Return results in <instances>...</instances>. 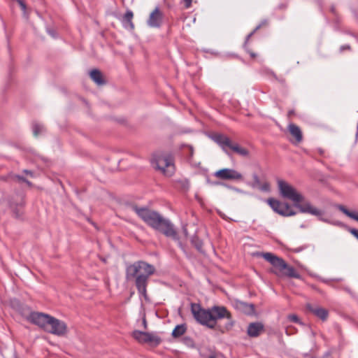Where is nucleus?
<instances>
[{
	"label": "nucleus",
	"instance_id": "obj_5",
	"mask_svg": "<svg viewBox=\"0 0 358 358\" xmlns=\"http://www.w3.org/2000/svg\"><path fill=\"white\" fill-rule=\"evenodd\" d=\"M212 139L227 154V148H229L243 157H246L249 155V152L247 149L241 147L237 143H232L229 138L225 135L216 134L212 136Z\"/></svg>",
	"mask_w": 358,
	"mask_h": 358
},
{
	"label": "nucleus",
	"instance_id": "obj_13",
	"mask_svg": "<svg viewBox=\"0 0 358 358\" xmlns=\"http://www.w3.org/2000/svg\"><path fill=\"white\" fill-rule=\"evenodd\" d=\"M306 307L309 312L322 321L327 320L329 316V311L327 309L320 306H313L310 303H307Z\"/></svg>",
	"mask_w": 358,
	"mask_h": 358
},
{
	"label": "nucleus",
	"instance_id": "obj_2",
	"mask_svg": "<svg viewBox=\"0 0 358 358\" xmlns=\"http://www.w3.org/2000/svg\"><path fill=\"white\" fill-rule=\"evenodd\" d=\"M278 188L280 196L286 199H289L294 203L295 207L299 209L303 213H309L317 216L319 220L327 223L339 225L340 222H331L328 219L322 216V212L317 208L313 206L310 202H303V196L292 185L287 182L278 179L277 180Z\"/></svg>",
	"mask_w": 358,
	"mask_h": 358
},
{
	"label": "nucleus",
	"instance_id": "obj_15",
	"mask_svg": "<svg viewBox=\"0 0 358 358\" xmlns=\"http://www.w3.org/2000/svg\"><path fill=\"white\" fill-rule=\"evenodd\" d=\"M263 331L264 325L261 322H252L248 325L247 333L250 337H257Z\"/></svg>",
	"mask_w": 358,
	"mask_h": 358
},
{
	"label": "nucleus",
	"instance_id": "obj_16",
	"mask_svg": "<svg viewBox=\"0 0 358 358\" xmlns=\"http://www.w3.org/2000/svg\"><path fill=\"white\" fill-rule=\"evenodd\" d=\"M278 269L280 272L284 271V274L288 277L296 279L301 278L300 274L295 270V268L293 266H289L286 262L285 267H279Z\"/></svg>",
	"mask_w": 358,
	"mask_h": 358
},
{
	"label": "nucleus",
	"instance_id": "obj_40",
	"mask_svg": "<svg viewBox=\"0 0 358 358\" xmlns=\"http://www.w3.org/2000/svg\"><path fill=\"white\" fill-rule=\"evenodd\" d=\"M271 75L273 76V78H275V79H277V77L275 76V74L274 73H271Z\"/></svg>",
	"mask_w": 358,
	"mask_h": 358
},
{
	"label": "nucleus",
	"instance_id": "obj_19",
	"mask_svg": "<svg viewBox=\"0 0 358 358\" xmlns=\"http://www.w3.org/2000/svg\"><path fill=\"white\" fill-rule=\"evenodd\" d=\"M288 128L290 134L296 138V141L301 142L302 141V133L300 128L294 124H290Z\"/></svg>",
	"mask_w": 358,
	"mask_h": 358
},
{
	"label": "nucleus",
	"instance_id": "obj_45",
	"mask_svg": "<svg viewBox=\"0 0 358 358\" xmlns=\"http://www.w3.org/2000/svg\"><path fill=\"white\" fill-rule=\"evenodd\" d=\"M251 56L254 57L255 56V54H251Z\"/></svg>",
	"mask_w": 358,
	"mask_h": 358
},
{
	"label": "nucleus",
	"instance_id": "obj_44",
	"mask_svg": "<svg viewBox=\"0 0 358 358\" xmlns=\"http://www.w3.org/2000/svg\"><path fill=\"white\" fill-rule=\"evenodd\" d=\"M331 11H332L333 13H334V8H331Z\"/></svg>",
	"mask_w": 358,
	"mask_h": 358
},
{
	"label": "nucleus",
	"instance_id": "obj_22",
	"mask_svg": "<svg viewBox=\"0 0 358 358\" xmlns=\"http://www.w3.org/2000/svg\"><path fill=\"white\" fill-rule=\"evenodd\" d=\"M337 208L339 210H341L345 215H347L348 217H350L351 219H353L358 222V214L357 213H356L355 212L350 211L343 205H338Z\"/></svg>",
	"mask_w": 358,
	"mask_h": 358
},
{
	"label": "nucleus",
	"instance_id": "obj_42",
	"mask_svg": "<svg viewBox=\"0 0 358 358\" xmlns=\"http://www.w3.org/2000/svg\"><path fill=\"white\" fill-rule=\"evenodd\" d=\"M184 232H185V234H187V229H184Z\"/></svg>",
	"mask_w": 358,
	"mask_h": 358
},
{
	"label": "nucleus",
	"instance_id": "obj_35",
	"mask_svg": "<svg viewBox=\"0 0 358 358\" xmlns=\"http://www.w3.org/2000/svg\"><path fill=\"white\" fill-rule=\"evenodd\" d=\"M253 179L256 184H259V182H260L259 178L257 174L253 175Z\"/></svg>",
	"mask_w": 358,
	"mask_h": 358
},
{
	"label": "nucleus",
	"instance_id": "obj_25",
	"mask_svg": "<svg viewBox=\"0 0 358 358\" xmlns=\"http://www.w3.org/2000/svg\"><path fill=\"white\" fill-rule=\"evenodd\" d=\"M287 319L289 320V321L290 322H294V323H299V324H303V323L300 321L299 317L296 315H294V314H292V315H289L287 316Z\"/></svg>",
	"mask_w": 358,
	"mask_h": 358
},
{
	"label": "nucleus",
	"instance_id": "obj_43",
	"mask_svg": "<svg viewBox=\"0 0 358 358\" xmlns=\"http://www.w3.org/2000/svg\"><path fill=\"white\" fill-rule=\"evenodd\" d=\"M345 290L348 292H350V289L348 288H345Z\"/></svg>",
	"mask_w": 358,
	"mask_h": 358
},
{
	"label": "nucleus",
	"instance_id": "obj_28",
	"mask_svg": "<svg viewBox=\"0 0 358 358\" xmlns=\"http://www.w3.org/2000/svg\"><path fill=\"white\" fill-rule=\"evenodd\" d=\"M349 231L358 239V229L352 228L349 229Z\"/></svg>",
	"mask_w": 358,
	"mask_h": 358
},
{
	"label": "nucleus",
	"instance_id": "obj_29",
	"mask_svg": "<svg viewBox=\"0 0 358 358\" xmlns=\"http://www.w3.org/2000/svg\"><path fill=\"white\" fill-rule=\"evenodd\" d=\"M18 4L19 6H20L21 9L23 10V11H25L26 10V4L23 1V0H19V2H18Z\"/></svg>",
	"mask_w": 358,
	"mask_h": 358
},
{
	"label": "nucleus",
	"instance_id": "obj_17",
	"mask_svg": "<svg viewBox=\"0 0 358 358\" xmlns=\"http://www.w3.org/2000/svg\"><path fill=\"white\" fill-rule=\"evenodd\" d=\"M134 17L133 12L131 10H127L122 17V24L125 28L134 29V26L132 22V18Z\"/></svg>",
	"mask_w": 358,
	"mask_h": 358
},
{
	"label": "nucleus",
	"instance_id": "obj_31",
	"mask_svg": "<svg viewBox=\"0 0 358 358\" xmlns=\"http://www.w3.org/2000/svg\"><path fill=\"white\" fill-rule=\"evenodd\" d=\"M183 2L185 8H189L192 5V0H183Z\"/></svg>",
	"mask_w": 358,
	"mask_h": 358
},
{
	"label": "nucleus",
	"instance_id": "obj_4",
	"mask_svg": "<svg viewBox=\"0 0 358 358\" xmlns=\"http://www.w3.org/2000/svg\"><path fill=\"white\" fill-rule=\"evenodd\" d=\"M155 271L153 265L144 261H137L127 266L126 279L128 281L134 280L137 291L145 297L149 278Z\"/></svg>",
	"mask_w": 358,
	"mask_h": 358
},
{
	"label": "nucleus",
	"instance_id": "obj_39",
	"mask_svg": "<svg viewBox=\"0 0 358 358\" xmlns=\"http://www.w3.org/2000/svg\"><path fill=\"white\" fill-rule=\"evenodd\" d=\"M143 323L144 327L146 328L147 327V323H146L145 319H143Z\"/></svg>",
	"mask_w": 358,
	"mask_h": 358
},
{
	"label": "nucleus",
	"instance_id": "obj_11",
	"mask_svg": "<svg viewBox=\"0 0 358 358\" xmlns=\"http://www.w3.org/2000/svg\"><path fill=\"white\" fill-rule=\"evenodd\" d=\"M214 176L221 180H241L243 176L241 173L232 169H222L214 173Z\"/></svg>",
	"mask_w": 358,
	"mask_h": 358
},
{
	"label": "nucleus",
	"instance_id": "obj_1",
	"mask_svg": "<svg viewBox=\"0 0 358 358\" xmlns=\"http://www.w3.org/2000/svg\"><path fill=\"white\" fill-rule=\"evenodd\" d=\"M191 311L197 322L210 329L224 333L234 325L231 313L223 306H213L205 309L199 304L192 303Z\"/></svg>",
	"mask_w": 358,
	"mask_h": 358
},
{
	"label": "nucleus",
	"instance_id": "obj_7",
	"mask_svg": "<svg viewBox=\"0 0 358 358\" xmlns=\"http://www.w3.org/2000/svg\"><path fill=\"white\" fill-rule=\"evenodd\" d=\"M266 201L272 210L280 215L289 217L296 215V212L288 203L280 202L273 198H269Z\"/></svg>",
	"mask_w": 358,
	"mask_h": 358
},
{
	"label": "nucleus",
	"instance_id": "obj_27",
	"mask_svg": "<svg viewBox=\"0 0 358 358\" xmlns=\"http://www.w3.org/2000/svg\"><path fill=\"white\" fill-rule=\"evenodd\" d=\"M47 31L52 37L56 38L57 36L56 31L50 28H47Z\"/></svg>",
	"mask_w": 358,
	"mask_h": 358
},
{
	"label": "nucleus",
	"instance_id": "obj_18",
	"mask_svg": "<svg viewBox=\"0 0 358 358\" xmlns=\"http://www.w3.org/2000/svg\"><path fill=\"white\" fill-rule=\"evenodd\" d=\"M90 78L98 85H102L105 84V81L103 79L102 74L101 71L98 69H93L90 71Z\"/></svg>",
	"mask_w": 358,
	"mask_h": 358
},
{
	"label": "nucleus",
	"instance_id": "obj_41",
	"mask_svg": "<svg viewBox=\"0 0 358 358\" xmlns=\"http://www.w3.org/2000/svg\"><path fill=\"white\" fill-rule=\"evenodd\" d=\"M222 183L221 182H213V185H221Z\"/></svg>",
	"mask_w": 358,
	"mask_h": 358
},
{
	"label": "nucleus",
	"instance_id": "obj_36",
	"mask_svg": "<svg viewBox=\"0 0 358 358\" xmlns=\"http://www.w3.org/2000/svg\"><path fill=\"white\" fill-rule=\"evenodd\" d=\"M317 151H318V152H319V154H320V155H322V156H323V155H324V151L322 148H318V149H317Z\"/></svg>",
	"mask_w": 358,
	"mask_h": 358
},
{
	"label": "nucleus",
	"instance_id": "obj_23",
	"mask_svg": "<svg viewBox=\"0 0 358 358\" xmlns=\"http://www.w3.org/2000/svg\"><path fill=\"white\" fill-rule=\"evenodd\" d=\"M32 130L34 136H38L39 134L45 131V128L43 124L38 122H34L32 124Z\"/></svg>",
	"mask_w": 358,
	"mask_h": 358
},
{
	"label": "nucleus",
	"instance_id": "obj_6",
	"mask_svg": "<svg viewBox=\"0 0 358 358\" xmlns=\"http://www.w3.org/2000/svg\"><path fill=\"white\" fill-rule=\"evenodd\" d=\"M157 169L161 170L166 176H171L175 171L173 159L171 155H159L157 156L154 162Z\"/></svg>",
	"mask_w": 358,
	"mask_h": 358
},
{
	"label": "nucleus",
	"instance_id": "obj_26",
	"mask_svg": "<svg viewBox=\"0 0 358 358\" xmlns=\"http://www.w3.org/2000/svg\"><path fill=\"white\" fill-rule=\"evenodd\" d=\"M307 248H308L307 245H303V246L292 248L291 250L292 252H294L295 253H298V252H300L303 251V250L306 249Z\"/></svg>",
	"mask_w": 358,
	"mask_h": 358
},
{
	"label": "nucleus",
	"instance_id": "obj_3",
	"mask_svg": "<svg viewBox=\"0 0 358 358\" xmlns=\"http://www.w3.org/2000/svg\"><path fill=\"white\" fill-rule=\"evenodd\" d=\"M131 208L148 226L162 232L166 236L177 241L179 246L182 248L178 234L169 220L164 218L159 213L151 210L148 208H140L134 205Z\"/></svg>",
	"mask_w": 358,
	"mask_h": 358
},
{
	"label": "nucleus",
	"instance_id": "obj_33",
	"mask_svg": "<svg viewBox=\"0 0 358 358\" xmlns=\"http://www.w3.org/2000/svg\"><path fill=\"white\" fill-rule=\"evenodd\" d=\"M260 27H261V24H259V26H257V27L255 28V29L252 32H251V33L248 36V37H247V41L249 39V38H250V37L254 34V33H255L257 29H259L260 28Z\"/></svg>",
	"mask_w": 358,
	"mask_h": 358
},
{
	"label": "nucleus",
	"instance_id": "obj_8",
	"mask_svg": "<svg viewBox=\"0 0 358 358\" xmlns=\"http://www.w3.org/2000/svg\"><path fill=\"white\" fill-rule=\"evenodd\" d=\"M45 331L57 336H63L67 332V326L64 322L51 316Z\"/></svg>",
	"mask_w": 358,
	"mask_h": 358
},
{
	"label": "nucleus",
	"instance_id": "obj_20",
	"mask_svg": "<svg viewBox=\"0 0 358 358\" xmlns=\"http://www.w3.org/2000/svg\"><path fill=\"white\" fill-rule=\"evenodd\" d=\"M236 307L248 315L252 313L255 310V306L253 304H249L242 301H238L236 303Z\"/></svg>",
	"mask_w": 358,
	"mask_h": 358
},
{
	"label": "nucleus",
	"instance_id": "obj_12",
	"mask_svg": "<svg viewBox=\"0 0 358 358\" xmlns=\"http://www.w3.org/2000/svg\"><path fill=\"white\" fill-rule=\"evenodd\" d=\"M262 256L264 257L265 260L268 262L273 266L275 268H278L279 267H285V262L283 259L278 257L271 252H265L262 253Z\"/></svg>",
	"mask_w": 358,
	"mask_h": 358
},
{
	"label": "nucleus",
	"instance_id": "obj_30",
	"mask_svg": "<svg viewBox=\"0 0 358 358\" xmlns=\"http://www.w3.org/2000/svg\"><path fill=\"white\" fill-rule=\"evenodd\" d=\"M350 48H350V45H343L340 47V52H342L346 50H350Z\"/></svg>",
	"mask_w": 358,
	"mask_h": 358
},
{
	"label": "nucleus",
	"instance_id": "obj_34",
	"mask_svg": "<svg viewBox=\"0 0 358 358\" xmlns=\"http://www.w3.org/2000/svg\"><path fill=\"white\" fill-rule=\"evenodd\" d=\"M23 173H26L27 175L30 176L31 177L34 176V173L31 171L24 169V170H23Z\"/></svg>",
	"mask_w": 358,
	"mask_h": 358
},
{
	"label": "nucleus",
	"instance_id": "obj_24",
	"mask_svg": "<svg viewBox=\"0 0 358 358\" xmlns=\"http://www.w3.org/2000/svg\"><path fill=\"white\" fill-rule=\"evenodd\" d=\"M191 243L199 251H201L203 242L197 236H192Z\"/></svg>",
	"mask_w": 358,
	"mask_h": 358
},
{
	"label": "nucleus",
	"instance_id": "obj_37",
	"mask_svg": "<svg viewBox=\"0 0 358 358\" xmlns=\"http://www.w3.org/2000/svg\"><path fill=\"white\" fill-rule=\"evenodd\" d=\"M24 182H25V183H26L27 185H29V186H31V185H32V183H31L29 180H27V179H26V180H24Z\"/></svg>",
	"mask_w": 358,
	"mask_h": 358
},
{
	"label": "nucleus",
	"instance_id": "obj_38",
	"mask_svg": "<svg viewBox=\"0 0 358 358\" xmlns=\"http://www.w3.org/2000/svg\"><path fill=\"white\" fill-rule=\"evenodd\" d=\"M203 358H216V357L215 355H210V356H208L207 357H203Z\"/></svg>",
	"mask_w": 358,
	"mask_h": 358
},
{
	"label": "nucleus",
	"instance_id": "obj_9",
	"mask_svg": "<svg viewBox=\"0 0 358 358\" xmlns=\"http://www.w3.org/2000/svg\"><path fill=\"white\" fill-rule=\"evenodd\" d=\"M132 336L141 343H150L157 345L162 341L160 337L155 334L138 330L134 331L132 332Z\"/></svg>",
	"mask_w": 358,
	"mask_h": 358
},
{
	"label": "nucleus",
	"instance_id": "obj_10",
	"mask_svg": "<svg viewBox=\"0 0 358 358\" xmlns=\"http://www.w3.org/2000/svg\"><path fill=\"white\" fill-rule=\"evenodd\" d=\"M50 318L51 315L48 314L39 312H32L29 314L28 320L45 331Z\"/></svg>",
	"mask_w": 358,
	"mask_h": 358
},
{
	"label": "nucleus",
	"instance_id": "obj_32",
	"mask_svg": "<svg viewBox=\"0 0 358 358\" xmlns=\"http://www.w3.org/2000/svg\"><path fill=\"white\" fill-rule=\"evenodd\" d=\"M14 178H16V179H17L19 181H20V182H24V180H26V178H24L23 176H20V175H15V176H14Z\"/></svg>",
	"mask_w": 358,
	"mask_h": 358
},
{
	"label": "nucleus",
	"instance_id": "obj_21",
	"mask_svg": "<svg viewBox=\"0 0 358 358\" xmlns=\"http://www.w3.org/2000/svg\"><path fill=\"white\" fill-rule=\"evenodd\" d=\"M187 331V327L185 324L177 325L172 331V336L173 338H179L182 336Z\"/></svg>",
	"mask_w": 358,
	"mask_h": 358
},
{
	"label": "nucleus",
	"instance_id": "obj_14",
	"mask_svg": "<svg viewBox=\"0 0 358 358\" xmlns=\"http://www.w3.org/2000/svg\"><path fill=\"white\" fill-rule=\"evenodd\" d=\"M162 21V14L159 8H156L150 15L148 24L151 27H159Z\"/></svg>",
	"mask_w": 358,
	"mask_h": 358
}]
</instances>
